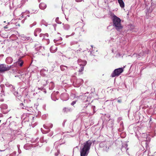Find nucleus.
<instances>
[{
	"label": "nucleus",
	"instance_id": "1",
	"mask_svg": "<svg viewBox=\"0 0 156 156\" xmlns=\"http://www.w3.org/2000/svg\"><path fill=\"white\" fill-rule=\"evenodd\" d=\"M92 143V141L90 140L84 143L80 147V156H87Z\"/></svg>",
	"mask_w": 156,
	"mask_h": 156
},
{
	"label": "nucleus",
	"instance_id": "2",
	"mask_svg": "<svg viewBox=\"0 0 156 156\" xmlns=\"http://www.w3.org/2000/svg\"><path fill=\"white\" fill-rule=\"evenodd\" d=\"M110 16H112L113 26L118 31H120L123 28L121 23V20L112 12L111 13Z\"/></svg>",
	"mask_w": 156,
	"mask_h": 156
},
{
	"label": "nucleus",
	"instance_id": "3",
	"mask_svg": "<svg viewBox=\"0 0 156 156\" xmlns=\"http://www.w3.org/2000/svg\"><path fill=\"white\" fill-rule=\"evenodd\" d=\"M111 142L110 141H105L99 144L100 147L102 148L104 151L107 152L110 147L111 145Z\"/></svg>",
	"mask_w": 156,
	"mask_h": 156
},
{
	"label": "nucleus",
	"instance_id": "4",
	"mask_svg": "<svg viewBox=\"0 0 156 156\" xmlns=\"http://www.w3.org/2000/svg\"><path fill=\"white\" fill-rule=\"evenodd\" d=\"M15 66V63L13 65L9 66L5 64H1L0 65V73H3L7 71L10 70L11 68H13Z\"/></svg>",
	"mask_w": 156,
	"mask_h": 156
},
{
	"label": "nucleus",
	"instance_id": "5",
	"mask_svg": "<svg viewBox=\"0 0 156 156\" xmlns=\"http://www.w3.org/2000/svg\"><path fill=\"white\" fill-rule=\"evenodd\" d=\"M123 68H119L115 69L111 74V77H114L119 76L123 71Z\"/></svg>",
	"mask_w": 156,
	"mask_h": 156
},
{
	"label": "nucleus",
	"instance_id": "6",
	"mask_svg": "<svg viewBox=\"0 0 156 156\" xmlns=\"http://www.w3.org/2000/svg\"><path fill=\"white\" fill-rule=\"evenodd\" d=\"M83 80L81 79H76L73 83V86L76 87H79L83 83Z\"/></svg>",
	"mask_w": 156,
	"mask_h": 156
},
{
	"label": "nucleus",
	"instance_id": "7",
	"mask_svg": "<svg viewBox=\"0 0 156 156\" xmlns=\"http://www.w3.org/2000/svg\"><path fill=\"white\" fill-rule=\"evenodd\" d=\"M21 39L23 41H29L30 42H32L33 40L31 38L29 37H27L23 34H22L20 36Z\"/></svg>",
	"mask_w": 156,
	"mask_h": 156
},
{
	"label": "nucleus",
	"instance_id": "8",
	"mask_svg": "<svg viewBox=\"0 0 156 156\" xmlns=\"http://www.w3.org/2000/svg\"><path fill=\"white\" fill-rule=\"evenodd\" d=\"M7 108V105L5 104H2L0 106L1 111L4 114H6L7 113L8 111L6 110Z\"/></svg>",
	"mask_w": 156,
	"mask_h": 156
},
{
	"label": "nucleus",
	"instance_id": "9",
	"mask_svg": "<svg viewBox=\"0 0 156 156\" xmlns=\"http://www.w3.org/2000/svg\"><path fill=\"white\" fill-rule=\"evenodd\" d=\"M60 98L63 101H67L69 98V95L67 93H63L60 95Z\"/></svg>",
	"mask_w": 156,
	"mask_h": 156
},
{
	"label": "nucleus",
	"instance_id": "10",
	"mask_svg": "<svg viewBox=\"0 0 156 156\" xmlns=\"http://www.w3.org/2000/svg\"><path fill=\"white\" fill-rule=\"evenodd\" d=\"M58 93L59 92L58 91L53 92L51 95V97L52 100L54 101H56V100L58 99V97H57V95Z\"/></svg>",
	"mask_w": 156,
	"mask_h": 156
},
{
	"label": "nucleus",
	"instance_id": "11",
	"mask_svg": "<svg viewBox=\"0 0 156 156\" xmlns=\"http://www.w3.org/2000/svg\"><path fill=\"white\" fill-rule=\"evenodd\" d=\"M35 49L36 51L41 52L44 50V48L40 45H36L35 46Z\"/></svg>",
	"mask_w": 156,
	"mask_h": 156
},
{
	"label": "nucleus",
	"instance_id": "12",
	"mask_svg": "<svg viewBox=\"0 0 156 156\" xmlns=\"http://www.w3.org/2000/svg\"><path fill=\"white\" fill-rule=\"evenodd\" d=\"M78 63L80 66L84 67L86 65L87 62L85 60H82L80 59L78 60Z\"/></svg>",
	"mask_w": 156,
	"mask_h": 156
},
{
	"label": "nucleus",
	"instance_id": "13",
	"mask_svg": "<svg viewBox=\"0 0 156 156\" xmlns=\"http://www.w3.org/2000/svg\"><path fill=\"white\" fill-rule=\"evenodd\" d=\"M15 96L19 100H20L22 96V94L16 91H14L13 93Z\"/></svg>",
	"mask_w": 156,
	"mask_h": 156
},
{
	"label": "nucleus",
	"instance_id": "14",
	"mask_svg": "<svg viewBox=\"0 0 156 156\" xmlns=\"http://www.w3.org/2000/svg\"><path fill=\"white\" fill-rule=\"evenodd\" d=\"M48 69L46 68H45L41 70L40 73L41 75H45L48 73Z\"/></svg>",
	"mask_w": 156,
	"mask_h": 156
},
{
	"label": "nucleus",
	"instance_id": "15",
	"mask_svg": "<svg viewBox=\"0 0 156 156\" xmlns=\"http://www.w3.org/2000/svg\"><path fill=\"white\" fill-rule=\"evenodd\" d=\"M13 61L12 58L10 57H7L5 60L6 63L8 64H10L12 63Z\"/></svg>",
	"mask_w": 156,
	"mask_h": 156
},
{
	"label": "nucleus",
	"instance_id": "16",
	"mask_svg": "<svg viewBox=\"0 0 156 156\" xmlns=\"http://www.w3.org/2000/svg\"><path fill=\"white\" fill-rule=\"evenodd\" d=\"M39 7L41 9L44 10L46 8L47 5L44 3H41L39 4Z\"/></svg>",
	"mask_w": 156,
	"mask_h": 156
},
{
	"label": "nucleus",
	"instance_id": "17",
	"mask_svg": "<svg viewBox=\"0 0 156 156\" xmlns=\"http://www.w3.org/2000/svg\"><path fill=\"white\" fill-rule=\"evenodd\" d=\"M20 57L21 56H20V58L18 59V61L16 63V64L20 66H22L23 65V62L22 60H21Z\"/></svg>",
	"mask_w": 156,
	"mask_h": 156
},
{
	"label": "nucleus",
	"instance_id": "18",
	"mask_svg": "<svg viewBox=\"0 0 156 156\" xmlns=\"http://www.w3.org/2000/svg\"><path fill=\"white\" fill-rule=\"evenodd\" d=\"M58 144V143L57 142H55L54 144V146L56 145V146H55V149H57V152H56L55 153V156H57L58 154L59 153V150L58 149V147L56 146V145H57Z\"/></svg>",
	"mask_w": 156,
	"mask_h": 156
},
{
	"label": "nucleus",
	"instance_id": "19",
	"mask_svg": "<svg viewBox=\"0 0 156 156\" xmlns=\"http://www.w3.org/2000/svg\"><path fill=\"white\" fill-rule=\"evenodd\" d=\"M85 94H82V95H80L78 96H77L76 97L77 98V99H84V98L86 99V98H87V97H86L85 95Z\"/></svg>",
	"mask_w": 156,
	"mask_h": 156
},
{
	"label": "nucleus",
	"instance_id": "20",
	"mask_svg": "<svg viewBox=\"0 0 156 156\" xmlns=\"http://www.w3.org/2000/svg\"><path fill=\"white\" fill-rule=\"evenodd\" d=\"M50 51L52 53H54L57 50V47H51L50 48Z\"/></svg>",
	"mask_w": 156,
	"mask_h": 156
},
{
	"label": "nucleus",
	"instance_id": "21",
	"mask_svg": "<svg viewBox=\"0 0 156 156\" xmlns=\"http://www.w3.org/2000/svg\"><path fill=\"white\" fill-rule=\"evenodd\" d=\"M63 28L65 30H68L70 28V26L69 24L63 23Z\"/></svg>",
	"mask_w": 156,
	"mask_h": 156
},
{
	"label": "nucleus",
	"instance_id": "22",
	"mask_svg": "<svg viewBox=\"0 0 156 156\" xmlns=\"http://www.w3.org/2000/svg\"><path fill=\"white\" fill-rule=\"evenodd\" d=\"M120 7L122 8L124 7V3L122 0H119L118 1Z\"/></svg>",
	"mask_w": 156,
	"mask_h": 156
},
{
	"label": "nucleus",
	"instance_id": "23",
	"mask_svg": "<svg viewBox=\"0 0 156 156\" xmlns=\"http://www.w3.org/2000/svg\"><path fill=\"white\" fill-rule=\"evenodd\" d=\"M71 109L70 108H64L63 109V111L64 112H68L71 111Z\"/></svg>",
	"mask_w": 156,
	"mask_h": 156
},
{
	"label": "nucleus",
	"instance_id": "24",
	"mask_svg": "<svg viewBox=\"0 0 156 156\" xmlns=\"http://www.w3.org/2000/svg\"><path fill=\"white\" fill-rule=\"evenodd\" d=\"M54 87V84L53 82H51L49 83V88L50 90H52Z\"/></svg>",
	"mask_w": 156,
	"mask_h": 156
},
{
	"label": "nucleus",
	"instance_id": "25",
	"mask_svg": "<svg viewBox=\"0 0 156 156\" xmlns=\"http://www.w3.org/2000/svg\"><path fill=\"white\" fill-rule=\"evenodd\" d=\"M127 144H125L123 145H122V150L127 151L128 150Z\"/></svg>",
	"mask_w": 156,
	"mask_h": 156
},
{
	"label": "nucleus",
	"instance_id": "26",
	"mask_svg": "<svg viewBox=\"0 0 156 156\" xmlns=\"http://www.w3.org/2000/svg\"><path fill=\"white\" fill-rule=\"evenodd\" d=\"M60 67L62 71H64L66 70L68 68L67 66L63 65H61L60 66Z\"/></svg>",
	"mask_w": 156,
	"mask_h": 156
},
{
	"label": "nucleus",
	"instance_id": "27",
	"mask_svg": "<svg viewBox=\"0 0 156 156\" xmlns=\"http://www.w3.org/2000/svg\"><path fill=\"white\" fill-rule=\"evenodd\" d=\"M43 126L45 129H48V130H47L46 132H43L42 131V132L43 133H48L50 131V130L49 129V128L48 126V125L47 126H46L45 125H44Z\"/></svg>",
	"mask_w": 156,
	"mask_h": 156
},
{
	"label": "nucleus",
	"instance_id": "28",
	"mask_svg": "<svg viewBox=\"0 0 156 156\" xmlns=\"http://www.w3.org/2000/svg\"><path fill=\"white\" fill-rule=\"evenodd\" d=\"M48 35L47 33L45 34H41L39 35V36L40 37H43V38H45V36L48 37Z\"/></svg>",
	"mask_w": 156,
	"mask_h": 156
},
{
	"label": "nucleus",
	"instance_id": "29",
	"mask_svg": "<svg viewBox=\"0 0 156 156\" xmlns=\"http://www.w3.org/2000/svg\"><path fill=\"white\" fill-rule=\"evenodd\" d=\"M108 126L112 127L113 126V123L112 122H109L108 123Z\"/></svg>",
	"mask_w": 156,
	"mask_h": 156
},
{
	"label": "nucleus",
	"instance_id": "30",
	"mask_svg": "<svg viewBox=\"0 0 156 156\" xmlns=\"http://www.w3.org/2000/svg\"><path fill=\"white\" fill-rule=\"evenodd\" d=\"M37 33H40L41 31V29L39 28H36L34 31Z\"/></svg>",
	"mask_w": 156,
	"mask_h": 156
},
{
	"label": "nucleus",
	"instance_id": "31",
	"mask_svg": "<svg viewBox=\"0 0 156 156\" xmlns=\"http://www.w3.org/2000/svg\"><path fill=\"white\" fill-rule=\"evenodd\" d=\"M55 22L58 23V24H61L62 23L59 21V18L58 17H57L56 18V19H55Z\"/></svg>",
	"mask_w": 156,
	"mask_h": 156
},
{
	"label": "nucleus",
	"instance_id": "32",
	"mask_svg": "<svg viewBox=\"0 0 156 156\" xmlns=\"http://www.w3.org/2000/svg\"><path fill=\"white\" fill-rule=\"evenodd\" d=\"M22 109H25V110H27V111H29V110L30 108L28 107L25 106L23 105V108Z\"/></svg>",
	"mask_w": 156,
	"mask_h": 156
},
{
	"label": "nucleus",
	"instance_id": "33",
	"mask_svg": "<svg viewBox=\"0 0 156 156\" xmlns=\"http://www.w3.org/2000/svg\"><path fill=\"white\" fill-rule=\"evenodd\" d=\"M36 24V22H34L32 24H30V27H32L33 26L35 25Z\"/></svg>",
	"mask_w": 156,
	"mask_h": 156
},
{
	"label": "nucleus",
	"instance_id": "34",
	"mask_svg": "<svg viewBox=\"0 0 156 156\" xmlns=\"http://www.w3.org/2000/svg\"><path fill=\"white\" fill-rule=\"evenodd\" d=\"M42 40H46L47 41V44H48L49 43V40L48 39L45 38H45H43L42 39Z\"/></svg>",
	"mask_w": 156,
	"mask_h": 156
},
{
	"label": "nucleus",
	"instance_id": "35",
	"mask_svg": "<svg viewBox=\"0 0 156 156\" xmlns=\"http://www.w3.org/2000/svg\"><path fill=\"white\" fill-rule=\"evenodd\" d=\"M37 89L38 90H41L42 91H43L45 93H46V90H44L43 88H42V87H40V88H39V87H38L37 88Z\"/></svg>",
	"mask_w": 156,
	"mask_h": 156
},
{
	"label": "nucleus",
	"instance_id": "36",
	"mask_svg": "<svg viewBox=\"0 0 156 156\" xmlns=\"http://www.w3.org/2000/svg\"><path fill=\"white\" fill-rule=\"evenodd\" d=\"M49 128H51L53 127V124L51 123H50L47 124Z\"/></svg>",
	"mask_w": 156,
	"mask_h": 156
},
{
	"label": "nucleus",
	"instance_id": "37",
	"mask_svg": "<svg viewBox=\"0 0 156 156\" xmlns=\"http://www.w3.org/2000/svg\"><path fill=\"white\" fill-rule=\"evenodd\" d=\"M23 104L22 103H20L19 106V107L20 108H23Z\"/></svg>",
	"mask_w": 156,
	"mask_h": 156
},
{
	"label": "nucleus",
	"instance_id": "38",
	"mask_svg": "<svg viewBox=\"0 0 156 156\" xmlns=\"http://www.w3.org/2000/svg\"><path fill=\"white\" fill-rule=\"evenodd\" d=\"M16 54L17 55H18V56H19V55H21V51H20L19 50V51H16Z\"/></svg>",
	"mask_w": 156,
	"mask_h": 156
},
{
	"label": "nucleus",
	"instance_id": "39",
	"mask_svg": "<svg viewBox=\"0 0 156 156\" xmlns=\"http://www.w3.org/2000/svg\"><path fill=\"white\" fill-rule=\"evenodd\" d=\"M86 102H87V104H86L85 105L86 106H84V102H83V103H82V107H87V105H88L89 104V103H88V102L87 101V102H86Z\"/></svg>",
	"mask_w": 156,
	"mask_h": 156
},
{
	"label": "nucleus",
	"instance_id": "40",
	"mask_svg": "<svg viewBox=\"0 0 156 156\" xmlns=\"http://www.w3.org/2000/svg\"><path fill=\"white\" fill-rule=\"evenodd\" d=\"M16 152H14L11 154H10V156H16Z\"/></svg>",
	"mask_w": 156,
	"mask_h": 156
},
{
	"label": "nucleus",
	"instance_id": "41",
	"mask_svg": "<svg viewBox=\"0 0 156 156\" xmlns=\"http://www.w3.org/2000/svg\"><path fill=\"white\" fill-rule=\"evenodd\" d=\"M71 97H73V98H76V97L77 96H76V95L75 94H73L72 95H71Z\"/></svg>",
	"mask_w": 156,
	"mask_h": 156
},
{
	"label": "nucleus",
	"instance_id": "42",
	"mask_svg": "<svg viewBox=\"0 0 156 156\" xmlns=\"http://www.w3.org/2000/svg\"><path fill=\"white\" fill-rule=\"evenodd\" d=\"M84 69V67H81L80 69L79 70V72H81L82 71H83Z\"/></svg>",
	"mask_w": 156,
	"mask_h": 156
},
{
	"label": "nucleus",
	"instance_id": "43",
	"mask_svg": "<svg viewBox=\"0 0 156 156\" xmlns=\"http://www.w3.org/2000/svg\"><path fill=\"white\" fill-rule=\"evenodd\" d=\"M74 34H75V33H74V32H73V33L72 34H71V35H66V38H68V37L69 36H71L73 35Z\"/></svg>",
	"mask_w": 156,
	"mask_h": 156
},
{
	"label": "nucleus",
	"instance_id": "44",
	"mask_svg": "<svg viewBox=\"0 0 156 156\" xmlns=\"http://www.w3.org/2000/svg\"><path fill=\"white\" fill-rule=\"evenodd\" d=\"M4 56L3 54H1L0 55V61L2 59Z\"/></svg>",
	"mask_w": 156,
	"mask_h": 156
},
{
	"label": "nucleus",
	"instance_id": "45",
	"mask_svg": "<svg viewBox=\"0 0 156 156\" xmlns=\"http://www.w3.org/2000/svg\"><path fill=\"white\" fill-rule=\"evenodd\" d=\"M119 98H118V100H117V102L119 103H121L122 101V100L121 99H119Z\"/></svg>",
	"mask_w": 156,
	"mask_h": 156
},
{
	"label": "nucleus",
	"instance_id": "46",
	"mask_svg": "<svg viewBox=\"0 0 156 156\" xmlns=\"http://www.w3.org/2000/svg\"><path fill=\"white\" fill-rule=\"evenodd\" d=\"M53 132H51L50 133L48 134V135L50 136H51L53 135Z\"/></svg>",
	"mask_w": 156,
	"mask_h": 156
},
{
	"label": "nucleus",
	"instance_id": "47",
	"mask_svg": "<svg viewBox=\"0 0 156 156\" xmlns=\"http://www.w3.org/2000/svg\"><path fill=\"white\" fill-rule=\"evenodd\" d=\"M76 101H73L71 104V105H74L76 103Z\"/></svg>",
	"mask_w": 156,
	"mask_h": 156
},
{
	"label": "nucleus",
	"instance_id": "48",
	"mask_svg": "<svg viewBox=\"0 0 156 156\" xmlns=\"http://www.w3.org/2000/svg\"><path fill=\"white\" fill-rule=\"evenodd\" d=\"M66 122V120H64L63 123H62V126H65V122Z\"/></svg>",
	"mask_w": 156,
	"mask_h": 156
},
{
	"label": "nucleus",
	"instance_id": "49",
	"mask_svg": "<svg viewBox=\"0 0 156 156\" xmlns=\"http://www.w3.org/2000/svg\"><path fill=\"white\" fill-rule=\"evenodd\" d=\"M9 87H12V90H13L14 89H15L14 87H13V86H12L11 85L9 86Z\"/></svg>",
	"mask_w": 156,
	"mask_h": 156
},
{
	"label": "nucleus",
	"instance_id": "50",
	"mask_svg": "<svg viewBox=\"0 0 156 156\" xmlns=\"http://www.w3.org/2000/svg\"><path fill=\"white\" fill-rule=\"evenodd\" d=\"M4 28L6 29L9 28V26L6 25L4 27Z\"/></svg>",
	"mask_w": 156,
	"mask_h": 156
},
{
	"label": "nucleus",
	"instance_id": "51",
	"mask_svg": "<svg viewBox=\"0 0 156 156\" xmlns=\"http://www.w3.org/2000/svg\"><path fill=\"white\" fill-rule=\"evenodd\" d=\"M34 11V10H33V11ZM37 10H35V11H34V12H33V11H32V12H31V13H37Z\"/></svg>",
	"mask_w": 156,
	"mask_h": 156
},
{
	"label": "nucleus",
	"instance_id": "52",
	"mask_svg": "<svg viewBox=\"0 0 156 156\" xmlns=\"http://www.w3.org/2000/svg\"><path fill=\"white\" fill-rule=\"evenodd\" d=\"M83 0H76V1L77 2H80L82 1Z\"/></svg>",
	"mask_w": 156,
	"mask_h": 156
},
{
	"label": "nucleus",
	"instance_id": "53",
	"mask_svg": "<svg viewBox=\"0 0 156 156\" xmlns=\"http://www.w3.org/2000/svg\"><path fill=\"white\" fill-rule=\"evenodd\" d=\"M37 33L36 32H35V31H34V34L35 36H37Z\"/></svg>",
	"mask_w": 156,
	"mask_h": 156
},
{
	"label": "nucleus",
	"instance_id": "54",
	"mask_svg": "<svg viewBox=\"0 0 156 156\" xmlns=\"http://www.w3.org/2000/svg\"><path fill=\"white\" fill-rule=\"evenodd\" d=\"M21 151L20 149H18V152L19 153V154L21 153Z\"/></svg>",
	"mask_w": 156,
	"mask_h": 156
},
{
	"label": "nucleus",
	"instance_id": "55",
	"mask_svg": "<svg viewBox=\"0 0 156 156\" xmlns=\"http://www.w3.org/2000/svg\"><path fill=\"white\" fill-rule=\"evenodd\" d=\"M17 147H18V149H20V145H17Z\"/></svg>",
	"mask_w": 156,
	"mask_h": 156
},
{
	"label": "nucleus",
	"instance_id": "56",
	"mask_svg": "<svg viewBox=\"0 0 156 156\" xmlns=\"http://www.w3.org/2000/svg\"><path fill=\"white\" fill-rule=\"evenodd\" d=\"M4 101V99H0V101Z\"/></svg>",
	"mask_w": 156,
	"mask_h": 156
},
{
	"label": "nucleus",
	"instance_id": "57",
	"mask_svg": "<svg viewBox=\"0 0 156 156\" xmlns=\"http://www.w3.org/2000/svg\"><path fill=\"white\" fill-rule=\"evenodd\" d=\"M57 40H56L55 39L54 40V41L55 43H56V42H57Z\"/></svg>",
	"mask_w": 156,
	"mask_h": 156
},
{
	"label": "nucleus",
	"instance_id": "58",
	"mask_svg": "<svg viewBox=\"0 0 156 156\" xmlns=\"http://www.w3.org/2000/svg\"><path fill=\"white\" fill-rule=\"evenodd\" d=\"M21 6H22V5H18V7L19 8H20V7Z\"/></svg>",
	"mask_w": 156,
	"mask_h": 156
},
{
	"label": "nucleus",
	"instance_id": "59",
	"mask_svg": "<svg viewBox=\"0 0 156 156\" xmlns=\"http://www.w3.org/2000/svg\"><path fill=\"white\" fill-rule=\"evenodd\" d=\"M56 24H53V26H54V27L55 28V27H56Z\"/></svg>",
	"mask_w": 156,
	"mask_h": 156
},
{
	"label": "nucleus",
	"instance_id": "60",
	"mask_svg": "<svg viewBox=\"0 0 156 156\" xmlns=\"http://www.w3.org/2000/svg\"><path fill=\"white\" fill-rule=\"evenodd\" d=\"M59 44H58V43H56V44H56V45H58Z\"/></svg>",
	"mask_w": 156,
	"mask_h": 156
},
{
	"label": "nucleus",
	"instance_id": "61",
	"mask_svg": "<svg viewBox=\"0 0 156 156\" xmlns=\"http://www.w3.org/2000/svg\"><path fill=\"white\" fill-rule=\"evenodd\" d=\"M121 126H122V127H123V124H121Z\"/></svg>",
	"mask_w": 156,
	"mask_h": 156
},
{
	"label": "nucleus",
	"instance_id": "62",
	"mask_svg": "<svg viewBox=\"0 0 156 156\" xmlns=\"http://www.w3.org/2000/svg\"><path fill=\"white\" fill-rule=\"evenodd\" d=\"M119 130L120 131H121L122 130L121 129H119Z\"/></svg>",
	"mask_w": 156,
	"mask_h": 156
},
{
	"label": "nucleus",
	"instance_id": "63",
	"mask_svg": "<svg viewBox=\"0 0 156 156\" xmlns=\"http://www.w3.org/2000/svg\"><path fill=\"white\" fill-rule=\"evenodd\" d=\"M25 115H23V116L22 117V118H23V119H24V118H23V117L24 116H25Z\"/></svg>",
	"mask_w": 156,
	"mask_h": 156
},
{
	"label": "nucleus",
	"instance_id": "64",
	"mask_svg": "<svg viewBox=\"0 0 156 156\" xmlns=\"http://www.w3.org/2000/svg\"><path fill=\"white\" fill-rule=\"evenodd\" d=\"M41 0H38L39 2H40L41 1Z\"/></svg>",
	"mask_w": 156,
	"mask_h": 156
}]
</instances>
